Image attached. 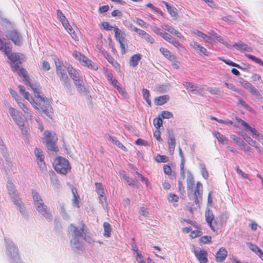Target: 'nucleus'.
I'll list each match as a JSON object with an SVG mask.
<instances>
[{
  "instance_id": "nucleus-41",
  "label": "nucleus",
  "mask_w": 263,
  "mask_h": 263,
  "mask_svg": "<svg viewBox=\"0 0 263 263\" xmlns=\"http://www.w3.org/2000/svg\"><path fill=\"white\" fill-rule=\"evenodd\" d=\"M199 167L202 177L205 179H208L209 178V172L206 169L205 165L203 163L200 162L199 163Z\"/></svg>"
},
{
  "instance_id": "nucleus-57",
  "label": "nucleus",
  "mask_w": 263,
  "mask_h": 263,
  "mask_svg": "<svg viewBox=\"0 0 263 263\" xmlns=\"http://www.w3.org/2000/svg\"><path fill=\"white\" fill-rule=\"evenodd\" d=\"M117 89L124 98L127 99L128 98V95L124 88L120 86V87H118Z\"/></svg>"
},
{
  "instance_id": "nucleus-3",
  "label": "nucleus",
  "mask_w": 263,
  "mask_h": 263,
  "mask_svg": "<svg viewBox=\"0 0 263 263\" xmlns=\"http://www.w3.org/2000/svg\"><path fill=\"white\" fill-rule=\"evenodd\" d=\"M69 229L72 232L70 240L72 248L77 251L82 250L85 237L86 226L83 223H81L80 227L70 224Z\"/></svg>"
},
{
  "instance_id": "nucleus-13",
  "label": "nucleus",
  "mask_w": 263,
  "mask_h": 263,
  "mask_svg": "<svg viewBox=\"0 0 263 263\" xmlns=\"http://www.w3.org/2000/svg\"><path fill=\"white\" fill-rule=\"evenodd\" d=\"M193 252L200 263L208 262V252L205 250H198L194 248Z\"/></svg>"
},
{
  "instance_id": "nucleus-9",
  "label": "nucleus",
  "mask_w": 263,
  "mask_h": 263,
  "mask_svg": "<svg viewBox=\"0 0 263 263\" xmlns=\"http://www.w3.org/2000/svg\"><path fill=\"white\" fill-rule=\"evenodd\" d=\"M7 38L11 40L16 46H21L23 43V37L21 33L16 29L8 31L6 35Z\"/></svg>"
},
{
  "instance_id": "nucleus-46",
  "label": "nucleus",
  "mask_w": 263,
  "mask_h": 263,
  "mask_svg": "<svg viewBox=\"0 0 263 263\" xmlns=\"http://www.w3.org/2000/svg\"><path fill=\"white\" fill-rule=\"evenodd\" d=\"M142 95L144 99L145 100L146 103L151 106V100L149 99L150 93L148 90L146 88H143L142 90Z\"/></svg>"
},
{
  "instance_id": "nucleus-49",
  "label": "nucleus",
  "mask_w": 263,
  "mask_h": 263,
  "mask_svg": "<svg viewBox=\"0 0 263 263\" xmlns=\"http://www.w3.org/2000/svg\"><path fill=\"white\" fill-rule=\"evenodd\" d=\"M99 202L101 204L102 208L104 210L107 209V202L106 200V197L105 196V194H101L99 195Z\"/></svg>"
},
{
  "instance_id": "nucleus-23",
  "label": "nucleus",
  "mask_w": 263,
  "mask_h": 263,
  "mask_svg": "<svg viewBox=\"0 0 263 263\" xmlns=\"http://www.w3.org/2000/svg\"><path fill=\"white\" fill-rule=\"evenodd\" d=\"M7 189L8 193L11 198L18 196V193L15 189L14 184L11 181L8 180L7 183Z\"/></svg>"
},
{
  "instance_id": "nucleus-26",
  "label": "nucleus",
  "mask_w": 263,
  "mask_h": 263,
  "mask_svg": "<svg viewBox=\"0 0 263 263\" xmlns=\"http://www.w3.org/2000/svg\"><path fill=\"white\" fill-rule=\"evenodd\" d=\"M160 52L164 55L165 58L170 60L171 62H176V56L172 54L167 49L161 47L159 49Z\"/></svg>"
},
{
  "instance_id": "nucleus-61",
  "label": "nucleus",
  "mask_w": 263,
  "mask_h": 263,
  "mask_svg": "<svg viewBox=\"0 0 263 263\" xmlns=\"http://www.w3.org/2000/svg\"><path fill=\"white\" fill-rule=\"evenodd\" d=\"M73 55L76 59L80 61L81 62L83 60V57H85V55L76 51L73 52Z\"/></svg>"
},
{
  "instance_id": "nucleus-34",
  "label": "nucleus",
  "mask_w": 263,
  "mask_h": 263,
  "mask_svg": "<svg viewBox=\"0 0 263 263\" xmlns=\"http://www.w3.org/2000/svg\"><path fill=\"white\" fill-rule=\"evenodd\" d=\"M81 62L84 66H87L92 70H96L98 69L97 66L86 57H83V60Z\"/></svg>"
},
{
  "instance_id": "nucleus-7",
  "label": "nucleus",
  "mask_w": 263,
  "mask_h": 263,
  "mask_svg": "<svg viewBox=\"0 0 263 263\" xmlns=\"http://www.w3.org/2000/svg\"><path fill=\"white\" fill-rule=\"evenodd\" d=\"M54 169L58 173L66 175L70 171L71 166L69 161L64 158L59 157L57 159Z\"/></svg>"
},
{
  "instance_id": "nucleus-47",
  "label": "nucleus",
  "mask_w": 263,
  "mask_h": 263,
  "mask_svg": "<svg viewBox=\"0 0 263 263\" xmlns=\"http://www.w3.org/2000/svg\"><path fill=\"white\" fill-rule=\"evenodd\" d=\"M251 95L255 96L257 99L261 100L262 99V95L259 92L257 89L255 88L253 85L248 89Z\"/></svg>"
},
{
  "instance_id": "nucleus-55",
  "label": "nucleus",
  "mask_w": 263,
  "mask_h": 263,
  "mask_svg": "<svg viewBox=\"0 0 263 263\" xmlns=\"http://www.w3.org/2000/svg\"><path fill=\"white\" fill-rule=\"evenodd\" d=\"M155 160L158 162H166L168 161V158L165 155H158Z\"/></svg>"
},
{
  "instance_id": "nucleus-37",
  "label": "nucleus",
  "mask_w": 263,
  "mask_h": 263,
  "mask_svg": "<svg viewBox=\"0 0 263 263\" xmlns=\"http://www.w3.org/2000/svg\"><path fill=\"white\" fill-rule=\"evenodd\" d=\"M62 84L64 86V88L66 89V92L68 94L71 95L74 93L75 91L74 88L72 86L70 80L62 83Z\"/></svg>"
},
{
  "instance_id": "nucleus-39",
  "label": "nucleus",
  "mask_w": 263,
  "mask_h": 263,
  "mask_svg": "<svg viewBox=\"0 0 263 263\" xmlns=\"http://www.w3.org/2000/svg\"><path fill=\"white\" fill-rule=\"evenodd\" d=\"M57 15L58 18L61 22L63 25H68V21L67 19L60 10L59 9L57 10Z\"/></svg>"
},
{
  "instance_id": "nucleus-10",
  "label": "nucleus",
  "mask_w": 263,
  "mask_h": 263,
  "mask_svg": "<svg viewBox=\"0 0 263 263\" xmlns=\"http://www.w3.org/2000/svg\"><path fill=\"white\" fill-rule=\"evenodd\" d=\"M14 204L16 206L17 209L20 211L22 216L26 218L28 217V213L25 207L24 203L19 197V195L11 198Z\"/></svg>"
},
{
  "instance_id": "nucleus-17",
  "label": "nucleus",
  "mask_w": 263,
  "mask_h": 263,
  "mask_svg": "<svg viewBox=\"0 0 263 263\" xmlns=\"http://www.w3.org/2000/svg\"><path fill=\"white\" fill-rule=\"evenodd\" d=\"M190 46L193 47L197 52L200 55L208 56L209 52L208 51L206 48L204 47L199 45L197 42L195 41H192L190 42Z\"/></svg>"
},
{
  "instance_id": "nucleus-28",
  "label": "nucleus",
  "mask_w": 263,
  "mask_h": 263,
  "mask_svg": "<svg viewBox=\"0 0 263 263\" xmlns=\"http://www.w3.org/2000/svg\"><path fill=\"white\" fill-rule=\"evenodd\" d=\"M67 70L69 76L72 79V80L77 79L82 77L80 73L70 65L67 66Z\"/></svg>"
},
{
  "instance_id": "nucleus-40",
  "label": "nucleus",
  "mask_w": 263,
  "mask_h": 263,
  "mask_svg": "<svg viewBox=\"0 0 263 263\" xmlns=\"http://www.w3.org/2000/svg\"><path fill=\"white\" fill-rule=\"evenodd\" d=\"M103 228H104L103 235L105 237H110L111 235V230H112L111 225L107 222H104L103 223Z\"/></svg>"
},
{
  "instance_id": "nucleus-4",
  "label": "nucleus",
  "mask_w": 263,
  "mask_h": 263,
  "mask_svg": "<svg viewBox=\"0 0 263 263\" xmlns=\"http://www.w3.org/2000/svg\"><path fill=\"white\" fill-rule=\"evenodd\" d=\"M8 111L15 123L21 129L25 140L28 141L30 138V128L26 118L22 112L12 107H9Z\"/></svg>"
},
{
  "instance_id": "nucleus-27",
  "label": "nucleus",
  "mask_w": 263,
  "mask_h": 263,
  "mask_svg": "<svg viewBox=\"0 0 263 263\" xmlns=\"http://www.w3.org/2000/svg\"><path fill=\"white\" fill-rule=\"evenodd\" d=\"M50 178L51 184L54 190H58L60 189L61 188V185L59 179H58L57 177L56 176L53 172H52V174H50Z\"/></svg>"
},
{
  "instance_id": "nucleus-5",
  "label": "nucleus",
  "mask_w": 263,
  "mask_h": 263,
  "mask_svg": "<svg viewBox=\"0 0 263 263\" xmlns=\"http://www.w3.org/2000/svg\"><path fill=\"white\" fill-rule=\"evenodd\" d=\"M6 247V255L10 263H12L20 258L18 250L12 240L5 237L4 239Z\"/></svg>"
},
{
  "instance_id": "nucleus-8",
  "label": "nucleus",
  "mask_w": 263,
  "mask_h": 263,
  "mask_svg": "<svg viewBox=\"0 0 263 263\" xmlns=\"http://www.w3.org/2000/svg\"><path fill=\"white\" fill-rule=\"evenodd\" d=\"M236 120L245 128V129L250 132L252 137L263 144V135L260 134L255 128L251 127L247 122L242 119L236 117Z\"/></svg>"
},
{
  "instance_id": "nucleus-32",
  "label": "nucleus",
  "mask_w": 263,
  "mask_h": 263,
  "mask_svg": "<svg viewBox=\"0 0 263 263\" xmlns=\"http://www.w3.org/2000/svg\"><path fill=\"white\" fill-rule=\"evenodd\" d=\"M170 99L167 95H163L155 98V103L157 105H162L166 103Z\"/></svg>"
},
{
  "instance_id": "nucleus-48",
  "label": "nucleus",
  "mask_w": 263,
  "mask_h": 263,
  "mask_svg": "<svg viewBox=\"0 0 263 263\" xmlns=\"http://www.w3.org/2000/svg\"><path fill=\"white\" fill-rule=\"evenodd\" d=\"M56 141H50L45 144L47 149L51 151L57 152L59 151L58 147L55 144Z\"/></svg>"
},
{
  "instance_id": "nucleus-62",
  "label": "nucleus",
  "mask_w": 263,
  "mask_h": 263,
  "mask_svg": "<svg viewBox=\"0 0 263 263\" xmlns=\"http://www.w3.org/2000/svg\"><path fill=\"white\" fill-rule=\"evenodd\" d=\"M135 143H136V144L138 145H142V146H148L149 145V143L147 141L144 140L142 139H140V138L138 139L135 141Z\"/></svg>"
},
{
  "instance_id": "nucleus-20",
  "label": "nucleus",
  "mask_w": 263,
  "mask_h": 263,
  "mask_svg": "<svg viewBox=\"0 0 263 263\" xmlns=\"http://www.w3.org/2000/svg\"><path fill=\"white\" fill-rule=\"evenodd\" d=\"M168 145L170 153H173L175 148L176 140L174 136L173 132L171 130L168 131Z\"/></svg>"
},
{
  "instance_id": "nucleus-51",
  "label": "nucleus",
  "mask_w": 263,
  "mask_h": 263,
  "mask_svg": "<svg viewBox=\"0 0 263 263\" xmlns=\"http://www.w3.org/2000/svg\"><path fill=\"white\" fill-rule=\"evenodd\" d=\"M156 89L157 91L163 93L167 92L169 90L170 86L165 84L160 85L157 86Z\"/></svg>"
},
{
  "instance_id": "nucleus-50",
  "label": "nucleus",
  "mask_w": 263,
  "mask_h": 263,
  "mask_svg": "<svg viewBox=\"0 0 263 263\" xmlns=\"http://www.w3.org/2000/svg\"><path fill=\"white\" fill-rule=\"evenodd\" d=\"M72 192L73 196V205L74 206H76L77 208L79 207V201L78 198H79V196L77 194V190L75 189L72 190Z\"/></svg>"
},
{
  "instance_id": "nucleus-18",
  "label": "nucleus",
  "mask_w": 263,
  "mask_h": 263,
  "mask_svg": "<svg viewBox=\"0 0 263 263\" xmlns=\"http://www.w3.org/2000/svg\"><path fill=\"white\" fill-rule=\"evenodd\" d=\"M205 216L206 219V221L208 225L210 226L211 229L213 231H215V228L213 224V221L215 223H216V221L214 219V216L213 214V212L211 210L208 209L205 211Z\"/></svg>"
},
{
  "instance_id": "nucleus-29",
  "label": "nucleus",
  "mask_w": 263,
  "mask_h": 263,
  "mask_svg": "<svg viewBox=\"0 0 263 263\" xmlns=\"http://www.w3.org/2000/svg\"><path fill=\"white\" fill-rule=\"evenodd\" d=\"M184 87L189 91L194 94H197L199 93V90L198 89V86L194 85L193 83L189 82H185L183 83Z\"/></svg>"
},
{
  "instance_id": "nucleus-54",
  "label": "nucleus",
  "mask_w": 263,
  "mask_h": 263,
  "mask_svg": "<svg viewBox=\"0 0 263 263\" xmlns=\"http://www.w3.org/2000/svg\"><path fill=\"white\" fill-rule=\"evenodd\" d=\"M245 56L249 58L250 59L252 60V61H254L255 63L259 64L260 65L263 66V61L256 57L251 55L249 54H246Z\"/></svg>"
},
{
  "instance_id": "nucleus-12",
  "label": "nucleus",
  "mask_w": 263,
  "mask_h": 263,
  "mask_svg": "<svg viewBox=\"0 0 263 263\" xmlns=\"http://www.w3.org/2000/svg\"><path fill=\"white\" fill-rule=\"evenodd\" d=\"M34 154L36 157L37 164L40 169L42 171L46 168V165L44 162V155L41 149L36 147L34 149Z\"/></svg>"
},
{
  "instance_id": "nucleus-2",
  "label": "nucleus",
  "mask_w": 263,
  "mask_h": 263,
  "mask_svg": "<svg viewBox=\"0 0 263 263\" xmlns=\"http://www.w3.org/2000/svg\"><path fill=\"white\" fill-rule=\"evenodd\" d=\"M187 191L190 199L194 200L195 203L200 208V205L202 201V195L203 193V186L199 181L196 183L195 190L193 189L195 186L194 179L193 175L190 171H187Z\"/></svg>"
},
{
  "instance_id": "nucleus-1",
  "label": "nucleus",
  "mask_w": 263,
  "mask_h": 263,
  "mask_svg": "<svg viewBox=\"0 0 263 263\" xmlns=\"http://www.w3.org/2000/svg\"><path fill=\"white\" fill-rule=\"evenodd\" d=\"M19 76H22L23 82L26 86H28L33 90L35 99L39 102L40 106L41 107L43 112L48 117L52 118V108L50 105L49 100L43 97L41 93V87L39 84H31L30 81V78L28 76L27 71L24 68H21L20 71L17 72Z\"/></svg>"
},
{
  "instance_id": "nucleus-64",
  "label": "nucleus",
  "mask_w": 263,
  "mask_h": 263,
  "mask_svg": "<svg viewBox=\"0 0 263 263\" xmlns=\"http://www.w3.org/2000/svg\"><path fill=\"white\" fill-rule=\"evenodd\" d=\"M50 66L48 62L46 61H43L42 63V69L44 71H48L50 70Z\"/></svg>"
},
{
  "instance_id": "nucleus-22",
  "label": "nucleus",
  "mask_w": 263,
  "mask_h": 263,
  "mask_svg": "<svg viewBox=\"0 0 263 263\" xmlns=\"http://www.w3.org/2000/svg\"><path fill=\"white\" fill-rule=\"evenodd\" d=\"M0 150H1V153L2 155V156L5 159V161H6L7 164L10 167H12V163L9 158V155L8 152V151H7L4 143L0 145Z\"/></svg>"
},
{
  "instance_id": "nucleus-44",
  "label": "nucleus",
  "mask_w": 263,
  "mask_h": 263,
  "mask_svg": "<svg viewBox=\"0 0 263 263\" xmlns=\"http://www.w3.org/2000/svg\"><path fill=\"white\" fill-rule=\"evenodd\" d=\"M18 105L23 110L25 114L27 116H29L30 119L31 118V113L30 109L28 106L24 103L23 101L19 102Z\"/></svg>"
},
{
  "instance_id": "nucleus-21",
  "label": "nucleus",
  "mask_w": 263,
  "mask_h": 263,
  "mask_svg": "<svg viewBox=\"0 0 263 263\" xmlns=\"http://www.w3.org/2000/svg\"><path fill=\"white\" fill-rule=\"evenodd\" d=\"M227 253L228 252L224 248H220L216 253L215 260L218 262H223L227 256Z\"/></svg>"
},
{
  "instance_id": "nucleus-38",
  "label": "nucleus",
  "mask_w": 263,
  "mask_h": 263,
  "mask_svg": "<svg viewBox=\"0 0 263 263\" xmlns=\"http://www.w3.org/2000/svg\"><path fill=\"white\" fill-rule=\"evenodd\" d=\"M108 140L111 141L112 143L116 145H117L119 148L122 149L124 151H126V148L117 139L116 137L109 136H108Z\"/></svg>"
},
{
  "instance_id": "nucleus-58",
  "label": "nucleus",
  "mask_w": 263,
  "mask_h": 263,
  "mask_svg": "<svg viewBox=\"0 0 263 263\" xmlns=\"http://www.w3.org/2000/svg\"><path fill=\"white\" fill-rule=\"evenodd\" d=\"M212 237L210 236H204L200 238V242L203 244H206L211 242Z\"/></svg>"
},
{
  "instance_id": "nucleus-15",
  "label": "nucleus",
  "mask_w": 263,
  "mask_h": 263,
  "mask_svg": "<svg viewBox=\"0 0 263 263\" xmlns=\"http://www.w3.org/2000/svg\"><path fill=\"white\" fill-rule=\"evenodd\" d=\"M0 51L3 52L6 55L12 51L11 43L6 41L4 38L0 39Z\"/></svg>"
},
{
  "instance_id": "nucleus-60",
  "label": "nucleus",
  "mask_w": 263,
  "mask_h": 263,
  "mask_svg": "<svg viewBox=\"0 0 263 263\" xmlns=\"http://www.w3.org/2000/svg\"><path fill=\"white\" fill-rule=\"evenodd\" d=\"M102 26L104 29L106 30H114V27L110 25L109 23L107 22H103L101 23Z\"/></svg>"
},
{
  "instance_id": "nucleus-31",
  "label": "nucleus",
  "mask_w": 263,
  "mask_h": 263,
  "mask_svg": "<svg viewBox=\"0 0 263 263\" xmlns=\"http://www.w3.org/2000/svg\"><path fill=\"white\" fill-rule=\"evenodd\" d=\"M44 138L43 143L46 144L53 141H57V138L55 137L54 135H53L48 130H46L44 133Z\"/></svg>"
},
{
  "instance_id": "nucleus-11",
  "label": "nucleus",
  "mask_w": 263,
  "mask_h": 263,
  "mask_svg": "<svg viewBox=\"0 0 263 263\" xmlns=\"http://www.w3.org/2000/svg\"><path fill=\"white\" fill-rule=\"evenodd\" d=\"M39 204L35 206L37 211L46 219L48 220H52V216L47 206L44 202L39 203Z\"/></svg>"
},
{
  "instance_id": "nucleus-16",
  "label": "nucleus",
  "mask_w": 263,
  "mask_h": 263,
  "mask_svg": "<svg viewBox=\"0 0 263 263\" xmlns=\"http://www.w3.org/2000/svg\"><path fill=\"white\" fill-rule=\"evenodd\" d=\"M0 51L3 52L6 55L12 51L11 43L6 41L4 38L0 39Z\"/></svg>"
},
{
  "instance_id": "nucleus-24",
  "label": "nucleus",
  "mask_w": 263,
  "mask_h": 263,
  "mask_svg": "<svg viewBox=\"0 0 263 263\" xmlns=\"http://www.w3.org/2000/svg\"><path fill=\"white\" fill-rule=\"evenodd\" d=\"M231 48L235 47L236 49L240 51H246L251 52L252 51V49L251 47L249 46L247 44L243 43L241 42L236 43L233 45H231Z\"/></svg>"
},
{
  "instance_id": "nucleus-63",
  "label": "nucleus",
  "mask_w": 263,
  "mask_h": 263,
  "mask_svg": "<svg viewBox=\"0 0 263 263\" xmlns=\"http://www.w3.org/2000/svg\"><path fill=\"white\" fill-rule=\"evenodd\" d=\"M161 116L163 119H170L173 117V115L171 112L163 111L162 112Z\"/></svg>"
},
{
  "instance_id": "nucleus-30",
  "label": "nucleus",
  "mask_w": 263,
  "mask_h": 263,
  "mask_svg": "<svg viewBox=\"0 0 263 263\" xmlns=\"http://www.w3.org/2000/svg\"><path fill=\"white\" fill-rule=\"evenodd\" d=\"M114 31L115 32V37L119 42L124 41L125 34L123 31L119 29L117 26L114 27Z\"/></svg>"
},
{
  "instance_id": "nucleus-42",
  "label": "nucleus",
  "mask_w": 263,
  "mask_h": 263,
  "mask_svg": "<svg viewBox=\"0 0 263 263\" xmlns=\"http://www.w3.org/2000/svg\"><path fill=\"white\" fill-rule=\"evenodd\" d=\"M218 59L221 61H223L226 64H227L229 66L235 67H237V68H238L239 69H241V70H243L244 69V68H242V66H241L240 65H239V64H238L236 63L233 62V61H231L230 60H229V59L226 60L222 57H219Z\"/></svg>"
},
{
  "instance_id": "nucleus-53",
  "label": "nucleus",
  "mask_w": 263,
  "mask_h": 263,
  "mask_svg": "<svg viewBox=\"0 0 263 263\" xmlns=\"http://www.w3.org/2000/svg\"><path fill=\"white\" fill-rule=\"evenodd\" d=\"M95 187L96 189V191L98 195L101 194H105L104 191V187L101 183H95Z\"/></svg>"
},
{
  "instance_id": "nucleus-52",
  "label": "nucleus",
  "mask_w": 263,
  "mask_h": 263,
  "mask_svg": "<svg viewBox=\"0 0 263 263\" xmlns=\"http://www.w3.org/2000/svg\"><path fill=\"white\" fill-rule=\"evenodd\" d=\"M9 91L12 97L15 99L17 104H18L19 102L22 101L21 98L18 96L17 92L15 90H13L11 88L9 89Z\"/></svg>"
},
{
  "instance_id": "nucleus-45",
  "label": "nucleus",
  "mask_w": 263,
  "mask_h": 263,
  "mask_svg": "<svg viewBox=\"0 0 263 263\" xmlns=\"http://www.w3.org/2000/svg\"><path fill=\"white\" fill-rule=\"evenodd\" d=\"M240 149L247 153L249 157H252V154L253 153V149L250 146L248 145L246 143L241 147Z\"/></svg>"
},
{
  "instance_id": "nucleus-19",
  "label": "nucleus",
  "mask_w": 263,
  "mask_h": 263,
  "mask_svg": "<svg viewBox=\"0 0 263 263\" xmlns=\"http://www.w3.org/2000/svg\"><path fill=\"white\" fill-rule=\"evenodd\" d=\"M208 34H209L211 36H213L214 37L215 40L213 41L214 42L216 41L219 42V43L223 44L227 48H231V47H232L231 44H230L228 42L225 41L224 40V39L220 35L218 34L214 30H210L208 32Z\"/></svg>"
},
{
  "instance_id": "nucleus-59",
  "label": "nucleus",
  "mask_w": 263,
  "mask_h": 263,
  "mask_svg": "<svg viewBox=\"0 0 263 263\" xmlns=\"http://www.w3.org/2000/svg\"><path fill=\"white\" fill-rule=\"evenodd\" d=\"M76 88L78 91L81 94H84L86 92V89L84 86V82L77 86Z\"/></svg>"
},
{
  "instance_id": "nucleus-35",
  "label": "nucleus",
  "mask_w": 263,
  "mask_h": 263,
  "mask_svg": "<svg viewBox=\"0 0 263 263\" xmlns=\"http://www.w3.org/2000/svg\"><path fill=\"white\" fill-rule=\"evenodd\" d=\"M32 197L34 202V206L39 204V203L44 202L39 193L34 190H32L31 192Z\"/></svg>"
},
{
  "instance_id": "nucleus-43",
  "label": "nucleus",
  "mask_w": 263,
  "mask_h": 263,
  "mask_svg": "<svg viewBox=\"0 0 263 263\" xmlns=\"http://www.w3.org/2000/svg\"><path fill=\"white\" fill-rule=\"evenodd\" d=\"M213 135L216 138L217 140L222 144H224L225 142L228 141L227 138L217 131H214L213 133Z\"/></svg>"
},
{
  "instance_id": "nucleus-33",
  "label": "nucleus",
  "mask_w": 263,
  "mask_h": 263,
  "mask_svg": "<svg viewBox=\"0 0 263 263\" xmlns=\"http://www.w3.org/2000/svg\"><path fill=\"white\" fill-rule=\"evenodd\" d=\"M194 33L197 36L203 39L205 42L208 43H212L213 42V40L210 36L206 35L198 30H195Z\"/></svg>"
},
{
  "instance_id": "nucleus-36",
  "label": "nucleus",
  "mask_w": 263,
  "mask_h": 263,
  "mask_svg": "<svg viewBox=\"0 0 263 263\" xmlns=\"http://www.w3.org/2000/svg\"><path fill=\"white\" fill-rule=\"evenodd\" d=\"M141 55L139 53L132 56L129 60L130 65L133 67H136L141 59Z\"/></svg>"
},
{
  "instance_id": "nucleus-56",
  "label": "nucleus",
  "mask_w": 263,
  "mask_h": 263,
  "mask_svg": "<svg viewBox=\"0 0 263 263\" xmlns=\"http://www.w3.org/2000/svg\"><path fill=\"white\" fill-rule=\"evenodd\" d=\"M153 123L156 128L158 129L162 125V120L161 118H155L153 121Z\"/></svg>"
},
{
  "instance_id": "nucleus-14",
  "label": "nucleus",
  "mask_w": 263,
  "mask_h": 263,
  "mask_svg": "<svg viewBox=\"0 0 263 263\" xmlns=\"http://www.w3.org/2000/svg\"><path fill=\"white\" fill-rule=\"evenodd\" d=\"M56 65V72L58 76L59 77L62 83L67 81L69 80L68 75L66 73L65 69L62 68L61 64H55Z\"/></svg>"
},
{
  "instance_id": "nucleus-6",
  "label": "nucleus",
  "mask_w": 263,
  "mask_h": 263,
  "mask_svg": "<svg viewBox=\"0 0 263 263\" xmlns=\"http://www.w3.org/2000/svg\"><path fill=\"white\" fill-rule=\"evenodd\" d=\"M10 61V66L14 72H18L21 68H23L20 65L26 61L25 56L20 53L11 52L6 55Z\"/></svg>"
},
{
  "instance_id": "nucleus-25",
  "label": "nucleus",
  "mask_w": 263,
  "mask_h": 263,
  "mask_svg": "<svg viewBox=\"0 0 263 263\" xmlns=\"http://www.w3.org/2000/svg\"><path fill=\"white\" fill-rule=\"evenodd\" d=\"M24 98L28 100L30 103L34 106V107L36 109H37L39 110L41 109L42 111L43 110L41 109V107L40 106L39 103L38 101H36L35 97H34V98H33L32 97H31L28 92H25L24 94Z\"/></svg>"
}]
</instances>
